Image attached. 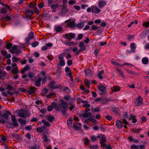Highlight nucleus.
I'll use <instances>...</instances> for the list:
<instances>
[{
	"mask_svg": "<svg viewBox=\"0 0 149 149\" xmlns=\"http://www.w3.org/2000/svg\"><path fill=\"white\" fill-rule=\"evenodd\" d=\"M54 108L56 111H60L62 115L65 117H66L68 114L67 113L68 110V105L67 102L63 99L60 100L58 105L55 102H53L51 105L49 106L47 108V110L50 111L53 110Z\"/></svg>",
	"mask_w": 149,
	"mask_h": 149,
	"instance_id": "f257e3e1",
	"label": "nucleus"
},
{
	"mask_svg": "<svg viewBox=\"0 0 149 149\" xmlns=\"http://www.w3.org/2000/svg\"><path fill=\"white\" fill-rule=\"evenodd\" d=\"M37 88L35 86L30 87L27 90V92L28 94H34L37 91Z\"/></svg>",
	"mask_w": 149,
	"mask_h": 149,
	"instance_id": "f03ea898",
	"label": "nucleus"
},
{
	"mask_svg": "<svg viewBox=\"0 0 149 149\" xmlns=\"http://www.w3.org/2000/svg\"><path fill=\"white\" fill-rule=\"evenodd\" d=\"M50 88L52 89H56L60 87V85H56V82L54 80L52 81L50 83Z\"/></svg>",
	"mask_w": 149,
	"mask_h": 149,
	"instance_id": "7ed1b4c3",
	"label": "nucleus"
},
{
	"mask_svg": "<svg viewBox=\"0 0 149 149\" xmlns=\"http://www.w3.org/2000/svg\"><path fill=\"white\" fill-rule=\"evenodd\" d=\"M98 89L102 93H105L106 91V87L102 84L98 86L97 87Z\"/></svg>",
	"mask_w": 149,
	"mask_h": 149,
	"instance_id": "20e7f679",
	"label": "nucleus"
},
{
	"mask_svg": "<svg viewBox=\"0 0 149 149\" xmlns=\"http://www.w3.org/2000/svg\"><path fill=\"white\" fill-rule=\"evenodd\" d=\"M25 14L27 18H30L34 14V12L32 10H27L25 12Z\"/></svg>",
	"mask_w": 149,
	"mask_h": 149,
	"instance_id": "39448f33",
	"label": "nucleus"
},
{
	"mask_svg": "<svg viewBox=\"0 0 149 149\" xmlns=\"http://www.w3.org/2000/svg\"><path fill=\"white\" fill-rule=\"evenodd\" d=\"M73 127L76 130H79L81 127V123H75L73 124Z\"/></svg>",
	"mask_w": 149,
	"mask_h": 149,
	"instance_id": "423d86ee",
	"label": "nucleus"
},
{
	"mask_svg": "<svg viewBox=\"0 0 149 149\" xmlns=\"http://www.w3.org/2000/svg\"><path fill=\"white\" fill-rule=\"evenodd\" d=\"M98 6L100 8H102L104 7L107 4V2L105 1L99 0L98 3Z\"/></svg>",
	"mask_w": 149,
	"mask_h": 149,
	"instance_id": "0eeeda50",
	"label": "nucleus"
},
{
	"mask_svg": "<svg viewBox=\"0 0 149 149\" xmlns=\"http://www.w3.org/2000/svg\"><path fill=\"white\" fill-rule=\"evenodd\" d=\"M92 13L98 14L100 12L101 10L96 6H92Z\"/></svg>",
	"mask_w": 149,
	"mask_h": 149,
	"instance_id": "6e6552de",
	"label": "nucleus"
},
{
	"mask_svg": "<svg viewBox=\"0 0 149 149\" xmlns=\"http://www.w3.org/2000/svg\"><path fill=\"white\" fill-rule=\"evenodd\" d=\"M11 120L13 122V124L15 127H17L18 126V124L17 122L16 118L14 115L11 116Z\"/></svg>",
	"mask_w": 149,
	"mask_h": 149,
	"instance_id": "1a4fd4ad",
	"label": "nucleus"
},
{
	"mask_svg": "<svg viewBox=\"0 0 149 149\" xmlns=\"http://www.w3.org/2000/svg\"><path fill=\"white\" fill-rule=\"evenodd\" d=\"M11 114V113L10 111H6L5 113L1 116L8 120L9 116Z\"/></svg>",
	"mask_w": 149,
	"mask_h": 149,
	"instance_id": "9d476101",
	"label": "nucleus"
},
{
	"mask_svg": "<svg viewBox=\"0 0 149 149\" xmlns=\"http://www.w3.org/2000/svg\"><path fill=\"white\" fill-rule=\"evenodd\" d=\"M49 134L48 133H43L42 139L43 141L45 142H47L49 140Z\"/></svg>",
	"mask_w": 149,
	"mask_h": 149,
	"instance_id": "9b49d317",
	"label": "nucleus"
},
{
	"mask_svg": "<svg viewBox=\"0 0 149 149\" xmlns=\"http://www.w3.org/2000/svg\"><path fill=\"white\" fill-rule=\"evenodd\" d=\"M63 43L66 45L68 46H71L73 45H76L77 43L75 42H70L68 41H65Z\"/></svg>",
	"mask_w": 149,
	"mask_h": 149,
	"instance_id": "f8f14e48",
	"label": "nucleus"
},
{
	"mask_svg": "<svg viewBox=\"0 0 149 149\" xmlns=\"http://www.w3.org/2000/svg\"><path fill=\"white\" fill-rule=\"evenodd\" d=\"M116 125L118 129H121L123 127L121 121L117 120L116 121Z\"/></svg>",
	"mask_w": 149,
	"mask_h": 149,
	"instance_id": "ddd939ff",
	"label": "nucleus"
},
{
	"mask_svg": "<svg viewBox=\"0 0 149 149\" xmlns=\"http://www.w3.org/2000/svg\"><path fill=\"white\" fill-rule=\"evenodd\" d=\"M137 103H136V106H140L142 103V98L140 96H139L136 99Z\"/></svg>",
	"mask_w": 149,
	"mask_h": 149,
	"instance_id": "4468645a",
	"label": "nucleus"
},
{
	"mask_svg": "<svg viewBox=\"0 0 149 149\" xmlns=\"http://www.w3.org/2000/svg\"><path fill=\"white\" fill-rule=\"evenodd\" d=\"M30 67L28 65H26L22 69L21 72L22 74H23L26 71L30 69Z\"/></svg>",
	"mask_w": 149,
	"mask_h": 149,
	"instance_id": "2eb2a0df",
	"label": "nucleus"
},
{
	"mask_svg": "<svg viewBox=\"0 0 149 149\" xmlns=\"http://www.w3.org/2000/svg\"><path fill=\"white\" fill-rule=\"evenodd\" d=\"M130 119L132 120V122L133 123H135L137 122V120L136 118V116L134 115L131 114L130 116Z\"/></svg>",
	"mask_w": 149,
	"mask_h": 149,
	"instance_id": "dca6fc26",
	"label": "nucleus"
},
{
	"mask_svg": "<svg viewBox=\"0 0 149 149\" xmlns=\"http://www.w3.org/2000/svg\"><path fill=\"white\" fill-rule=\"evenodd\" d=\"M11 72L14 75L18 73L19 71L18 70V67H15L13 68L11 70Z\"/></svg>",
	"mask_w": 149,
	"mask_h": 149,
	"instance_id": "f3484780",
	"label": "nucleus"
},
{
	"mask_svg": "<svg viewBox=\"0 0 149 149\" xmlns=\"http://www.w3.org/2000/svg\"><path fill=\"white\" fill-rule=\"evenodd\" d=\"M47 120L50 122H52L55 119L54 117L51 115L47 116Z\"/></svg>",
	"mask_w": 149,
	"mask_h": 149,
	"instance_id": "a211bd4d",
	"label": "nucleus"
},
{
	"mask_svg": "<svg viewBox=\"0 0 149 149\" xmlns=\"http://www.w3.org/2000/svg\"><path fill=\"white\" fill-rule=\"evenodd\" d=\"M18 116L19 117L26 118V117L27 115L25 114L24 111H20L18 113Z\"/></svg>",
	"mask_w": 149,
	"mask_h": 149,
	"instance_id": "6ab92c4d",
	"label": "nucleus"
},
{
	"mask_svg": "<svg viewBox=\"0 0 149 149\" xmlns=\"http://www.w3.org/2000/svg\"><path fill=\"white\" fill-rule=\"evenodd\" d=\"M7 75V73L4 71L0 70V79L5 77Z\"/></svg>",
	"mask_w": 149,
	"mask_h": 149,
	"instance_id": "aec40b11",
	"label": "nucleus"
},
{
	"mask_svg": "<svg viewBox=\"0 0 149 149\" xmlns=\"http://www.w3.org/2000/svg\"><path fill=\"white\" fill-rule=\"evenodd\" d=\"M112 91L114 93L119 91L120 90V87L117 86H114L111 88Z\"/></svg>",
	"mask_w": 149,
	"mask_h": 149,
	"instance_id": "412c9836",
	"label": "nucleus"
},
{
	"mask_svg": "<svg viewBox=\"0 0 149 149\" xmlns=\"http://www.w3.org/2000/svg\"><path fill=\"white\" fill-rule=\"evenodd\" d=\"M100 136H101V141H100V143H105L107 142V140L106 139L105 136L104 134H100Z\"/></svg>",
	"mask_w": 149,
	"mask_h": 149,
	"instance_id": "4be33fe9",
	"label": "nucleus"
},
{
	"mask_svg": "<svg viewBox=\"0 0 149 149\" xmlns=\"http://www.w3.org/2000/svg\"><path fill=\"white\" fill-rule=\"evenodd\" d=\"M42 79L40 78H39L37 80L35 81V85L37 87H39L40 86V83Z\"/></svg>",
	"mask_w": 149,
	"mask_h": 149,
	"instance_id": "5701e85b",
	"label": "nucleus"
},
{
	"mask_svg": "<svg viewBox=\"0 0 149 149\" xmlns=\"http://www.w3.org/2000/svg\"><path fill=\"white\" fill-rule=\"evenodd\" d=\"M67 26L69 27L72 28H74L75 26V22L73 21L71 22L67 25Z\"/></svg>",
	"mask_w": 149,
	"mask_h": 149,
	"instance_id": "b1692460",
	"label": "nucleus"
},
{
	"mask_svg": "<svg viewBox=\"0 0 149 149\" xmlns=\"http://www.w3.org/2000/svg\"><path fill=\"white\" fill-rule=\"evenodd\" d=\"M48 90L46 88H44L41 91V95L43 96H45L46 94L48 92Z\"/></svg>",
	"mask_w": 149,
	"mask_h": 149,
	"instance_id": "393cba45",
	"label": "nucleus"
},
{
	"mask_svg": "<svg viewBox=\"0 0 149 149\" xmlns=\"http://www.w3.org/2000/svg\"><path fill=\"white\" fill-rule=\"evenodd\" d=\"M46 127L44 126H42L37 128L36 130L38 132H42L43 130L45 129Z\"/></svg>",
	"mask_w": 149,
	"mask_h": 149,
	"instance_id": "a878e982",
	"label": "nucleus"
},
{
	"mask_svg": "<svg viewBox=\"0 0 149 149\" xmlns=\"http://www.w3.org/2000/svg\"><path fill=\"white\" fill-rule=\"evenodd\" d=\"M65 53L63 52L58 55V59L60 61L63 60V56H65Z\"/></svg>",
	"mask_w": 149,
	"mask_h": 149,
	"instance_id": "bb28decb",
	"label": "nucleus"
},
{
	"mask_svg": "<svg viewBox=\"0 0 149 149\" xmlns=\"http://www.w3.org/2000/svg\"><path fill=\"white\" fill-rule=\"evenodd\" d=\"M100 138V136L98 135L97 136H92L90 138L93 141H96L97 139H99Z\"/></svg>",
	"mask_w": 149,
	"mask_h": 149,
	"instance_id": "cd10ccee",
	"label": "nucleus"
},
{
	"mask_svg": "<svg viewBox=\"0 0 149 149\" xmlns=\"http://www.w3.org/2000/svg\"><path fill=\"white\" fill-rule=\"evenodd\" d=\"M142 61L144 64H147L148 63V59L147 57H144L142 59Z\"/></svg>",
	"mask_w": 149,
	"mask_h": 149,
	"instance_id": "c85d7f7f",
	"label": "nucleus"
},
{
	"mask_svg": "<svg viewBox=\"0 0 149 149\" xmlns=\"http://www.w3.org/2000/svg\"><path fill=\"white\" fill-rule=\"evenodd\" d=\"M85 73L86 76H92V73L90 69L88 68L85 71Z\"/></svg>",
	"mask_w": 149,
	"mask_h": 149,
	"instance_id": "c756f323",
	"label": "nucleus"
},
{
	"mask_svg": "<svg viewBox=\"0 0 149 149\" xmlns=\"http://www.w3.org/2000/svg\"><path fill=\"white\" fill-rule=\"evenodd\" d=\"M18 122L22 125H25L26 124V120H23L21 118H19L18 119Z\"/></svg>",
	"mask_w": 149,
	"mask_h": 149,
	"instance_id": "7c9ffc66",
	"label": "nucleus"
},
{
	"mask_svg": "<svg viewBox=\"0 0 149 149\" xmlns=\"http://www.w3.org/2000/svg\"><path fill=\"white\" fill-rule=\"evenodd\" d=\"M112 111L115 114H118L119 111V108L118 107H113L111 108Z\"/></svg>",
	"mask_w": 149,
	"mask_h": 149,
	"instance_id": "2f4dec72",
	"label": "nucleus"
},
{
	"mask_svg": "<svg viewBox=\"0 0 149 149\" xmlns=\"http://www.w3.org/2000/svg\"><path fill=\"white\" fill-rule=\"evenodd\" d=\"M104 71L102 70L98 73L97 76L99 79H103V77L102 76V74L104 73Z\"/></svg>",
	"mask_w": 149,
	"mask_h": 149,
	"instance_id": "473e14b6",
	"label": "nucleus"
},
{
	"mask_svg": "<svg viewBox=\"0 0 149 149\" xmlns=\"http://www.w3.org/2000/svg\"><path fill=\"white\" fill-rule=\"evenodd\" d=\"M72 118H70L69 120H67V124L68 127L69 128L71 127L72 126Z\"/></svg>",
	"mask_w": 149,
	"mask_h": 149,
	"instance_id": "72a5a7b5",
	"label": "nucleus"
},
{
	"mask_svg": "<svg viewBox=\"0 0 149 149\" xmlns=\"http://www.w3.org/2000/svg\"><path fill=\"white\" fill-rule=\"evenodd\" d=\"M40 146L36 144H35L33 146H32L30 148V149H40Z\"/></svg>",
	"mask_w": 149,
	"mask_h": 149,
	"instance_id": "f704fd0d",
	"label": "nucleus"
},
{
	"mask_svg": "<svg viewBox=\"0 0 149 149\" xmlns=\"http://www.w3.org/2000/svg\"><path fill=\"white\" fill-rule=\"evenodd\" d=\"M92 114L90 112H85L84 113V118L89 117L92 118L93 117L92 116Z\"/></svg>",
	"mask_w": 149,
	"mask_h": 149,
	"instance_id": "c9c22d12",
	"label": "nucleus"
},
{
	"mask_svg": "<svg viewBox=\"0 0 149 149\" xmlns=\"http://www.w3.org/2000/svg\"><path fill=\"white\" fill-rule=\"evenodd\" d=\"M119 73L120 75L123 78H125V76L124 74V73L122 72V71L119 69H117L116 70Z\"/></svg>",
	"mask_w": 149,
	"mask_h": 149,
	"instance_id": "e433bc0d",
	"label": "nucleus"
},
{
	"mask_svg": "<svg viewBox=\"0 0 149 149\" xmlns=\"http://www.w3.org/2000/svg\"><path fill=\"white\" fill-rule=\"evenodd\" d=\"M63 37L66 39H68L69 41H71V39L70 37V34L68 33H66L64 35Z\"/></svg>",
	"mask_w": 149,
	"mask_h": 149,
	"instance_id": "4c0bfd02",
	"label": "nucleus"
},
{
	"mask_svg": "<svg viewBox=\"0 0 149 149\" xmlns=\"http://www.w3.org/2000/svg\"><path fill=\"white\" fill-rule=\"evenodd\" d=\"M91 83L88 81V79H84V84L85 85L87 86L88 88H89Z\"/></svg>",
	"mask_w": 149,
	"mask_h": 149,
	"instance_id": "58836bf2",
	"label": "nucleus"
},
{
	"mask_svg": "<svg viewBox=\"0 0 149 149\" xmlns=\"http://www.w3.org/2000/svg\"><path fill=\"white\" fill-rule=\"evenodd\" d=\"M42 122L43 123L44 125L47 127H49L50 125L49 123L47 121L44 119H43L42 120Z\"/></svg>",
	"mask_w": 149,
	"mask_h": 149,
	"instance_id": "ea45409f",
	"label": "nucleus"
},
{
	"mask_svg": "<svg viewBox=\"0 0 149 149\" xmlns=\"http://www.w3.org/2000/svg\"><path fill=\"white\" fill-rule=\"evenodd\" d=\"M7 120L6 119L4 118L1 116L0 117V123H4L6 122Z\"/></svg>",
	"mask_w": 149,
	"mask_h": 149,
	"instance_id": "a19ab883",
	"label": "nucleus"
},
{
	"mask_svg": "<svg viewBox=\"0 0 149 149\" xmlns=\"http://www.w3.org/2000/svg\"><path fill=\"white\" fill-rule=\"evenodd\" d=\"M62 30V28L60 26L56 27L55 30L57 32H59L61 31Z\"/></svg>",
	"mask_w": 149,
	"mask_h": 149,
	"instance_id": "79ce46f5",
	"label": "nucleus"
},
{
	"mask_svg": "<svg viewBox=\"0 0 149 149\" xmlns=\"http://www.w3.org/2000/svg\"><path fill=\"white\" fill-rule=\"evenodd\" d=\"M34 76V73L32 72H30L28 74V77L29 78H32Z\"/></svg>",
	"mask_w": 149,
	"mask_h": 149,
	"instance_id": "37998d69",
	"label": "nucleus"
},
{
	"mask_svg": "<svg viewBox=\"0 0 149 149\" xmlns=\"http://www.w3.org/2000/svg\"><path fill=\"white\" fill-rule=\"evenodd\" d=\"M130 47L132 50H135L136 48L135 44L134 43H131L130 45Z\"/></svg>",
	"mask_w": 149,
	"mask_h": 149,
	"instance_id": "c03bdc74",
	"label": "nucleus"
},
{
	"mask_svg": "<svg viewBox=\"0 0 149 149\" xmlns=\"http://www.w3.org/2000/svg\"><path fill=\"white\" fill-rule=\"evenodd\" d=\"M13 44L12 43H7L5 47L6 49H9L12 47Z\"/></svg>",
	"mask_w": 149,
	"mask_h": 149,
	"instance_id": "a18cd8bd",
	"label": "nucleus"
},
{
	"mask_svg": "<svg viewBox=\"0 0 149 149\" xmlns=\"http://www.w3.org/2000/svg\"><path fill=\"white\" fill-rule=\"evenodd\" d=\"M142 25L143 26H144L146 28H147L149 27V22H147L143 23Z\"/></svg>",
	"mask_w": 149,
	"mask_h": 149,
	"instance_id": "49530a36",
	"label": "nucleus"
},
{
	"mask_svg": "<svg viewBox=\"0 0 149 149\" xmlns=\"http://www.w3.org/2000/svg\"><path fill=\"white\" fill-rule=\"evenodd\" d=\"M33 37H34L33 33L32 32H30L29 34L28 38H29L30 39H32L33 38Z\"/></svg>",
	"mask_w": 149,
	"mask_h": 149,
	"instance_id": "de8ad7c7",
	"label": "nucleus"
},
{
	"mask_svg": "<svg viewBox=\"0 0 149 149\" xmlns=\"http://www.w3.org/2000/svg\"><path fill=\"white\" fill-rule=\"evenodd\" d=\"M123 118V119H126L128 118V116L127 113L125 112L123 113V114L122 115Z\"/></svg>",
	"mask_w": 149,
	"mask_h": 149,
	"instance_id": "09e8293b",
	"label": "nucleus"
},
{
	"mask_svg": "<svg viewBox=\"0 0 149 149\" xmlns=\"http://www.w3.org/2000/svg\"><path fill=\"white\" fill-rule=\"evenodd\" d=\"M121 120L122 124L123 123L125 125H127L128 124V122L126 120V119H121Z\"/></svg>",
	"mask_w": 149,
	"mask_h": 149,
	"instance_id": "8fccbe9b",
	"label": "nucleus"
},
{
	"mask_svg": "<svg viewBox=\"0 0 149 149\" xmlns=\"http://www.w3.org/2000/svg\"><path fill=\"white\" fill-rule=\"evenodd\" d=\"M83 37V35L82 34H79L77 38H76L75 40L77 41L79 40H81Z\"/></svg>",
	"mask_w": 149,
	"mask_h": 149,
	"instance_id": "3c124183",
	"label": "nucleus"
},
{
	"mask_svg": "<svg viewBox=\"0 0 149 149\" xmlns=\"http://www.w3.org/2000/svg\"><path fill=\"white\" fill-rule=\"evenodd\" d=\"M55 95V93L53 92H51L49 94L47 95L46 96V97L48 98H50L51 97Z\"/></svg>",
	"mask_w": 149,
	"mask_h": 149,
	"instance_id": "603ef678",
	"label": "nucleus"
},
{
	"mask_svg": "<svg viewBox=\"0 0 149 149\" xmlns=\"http://www.w3.org/2000/svg\"><path fill=\"white\" fill-rule=\"evenodd\" d=\"M1 12L2 14H5L7 13L6 8H2L1 9Z\"/></svg>",
	"mask_w": 149,
	"mask_h": 149,
	"instance_id": "864d4df0",
	"label": "nucleus"
},
{
	"mask_svg": "<svg viewBox=\"0 0 149 149\" xmlns=\"http://www.w3.org/2000/svg\"><path fill=\"white\" fill-rule=\"evenodd\" d=\"M107 42L106 41L102 42H100V45H98L99 47L100 46H103L104 45L107 44Z\"/></svg>",
	"mask_w": 149,
	"mask_h": 149,
	"instance_id": "5fc2aeb1",
	"label": "nucleus"
},
{
	"mask_svg": "<svg viewBox=\"0 0 149 149\" xmlns=\"http://www.w3.org/2000/svg\"><path fill=\"white\" fill-rule=\"evenodd\" d=\"M11 135L12 137H14L15 139H17L19 138V136L17 134H14L12 133L11 134Z\"/></svg>",
	"mask_w": 149,
	"mask_h": 149,
	"instance_id": "6e6d98bb",
	"label": "nucleus"
},
{
	"mask_svg": "<svg viewBox=\"0 0 149 149\" xmlns=\"http://www.w3.org/2000/svg\"><path fill=\"white\" fill-rule=\"evenodd\" d=\"M92 30L93 31H96L99 28H100L98 26H96L95 25H93L91 26Z\"/></svg>",
	"mask_w": 149,
	"mask_h": 149,
	"instance_id": "4d7b16f0",
	"label": "nucleus"
},
{
	"mask_svg": "<svg viewBox=\"0 0 149 149\" xmlns=\"http://www.w3.org/2000/svg\"><path fill=\"white\" fill-rule=\"evenodd\" d=\"M39 43L38 42H35L32 44V46L33 47H35L39 45Z\"/></svg>",
	"mask_w": 149,
	"mask_h": 149,
	"instance_id": "13d9d810",
	"label": "nucleus"
},
{
	"mask_svg": "<svg viewBox=\"0 0 149 149\" xmlns=\"http://www.w3.org/2000/svg\"><path fill=\"white\" fill-rule=\"evenodd\" d=\"M7 138L4 136L2 135L1 137L0 140L3 141H7Z\"/></svg>",
	"mask_w": 149,
	"mask_h": 149,
	"instance_id": "bf43d9fd",
	"label": "nucleus"
},
{
	"mask_svg": "<svg viewBox=\"0 0 149 149\" xmlns=\"http://www.w3.org/2000/svg\"><path fill=\"white\" fill-rule=\"evenodd\" d=\"M12 58L13 59V62H17L18 61L20 60L19 58H18L15 56L13 57H12Z\"/></svg>",
	"mask_w": 149,
	"mask_h": 149,
	"instance_id": "052dcab7",
	"label": "nucleus"
},
{
	"mask_svg": "<svg viewBox=\"0 0 149 149\" xmlns=\"http://www.w3.org/2000/svg\"><path fill=\"white\" fill-rule=\"evenodd\" d=\"M126 71L127 73L130 74H136L135 72H134L132 70H127Z\"/></svg>",
	"mask_w": 149,
	"mask_h": 149,
	"instance_id": "680f3d73",
	"label": "nucleus"
},
{
	"mask_svg": "<svg viewBox=\"0 0 149 149\" xmlns=\"http://www.w3.org/2000/svg\"><path fill=\"white\" fill-rule=\"evenodd\" d=\"M105 118L108 120L111 121L112 118V116L111 115H107L105 116Z\"/></svg>",
	"mask_w": 149,
	"mask_h": 149,
	"instance_id": "e2e57ef3",
	"label": "nucleus"
},
{
	"mask_svg": "<svg viewBox=\"0 0 149 149\" xmlns=\"http://www.w3.org/2000/svg\"><path fill=\"white\" fill-rule=\"evenodd\" d=\"M97 147L98 146L97 145L95 146L90 145L89 146L90 149H97Z\"/></svg>",
	"mask_w": 149,
	"mask_h": 149,
	"instance_id": "0e129e2a",
	"label": "nucleus"
},
{
	"mask_svg": "<svg viewBox=\"0 0 149 149\" xmlns=\"http://www.w3.org/2000/svg\"><path fill=\"white\" fill-rule=\"evenodd\" d=\"M88 102L87 101H84V107H90V105L88 104Z\"/></svg>",
	"mask_w": 149,
	"mask_h": 149,
	"instance_id": "69168bd1",
	"label": "nucleus"
},
{
	"mask_svg": "<svg viewBox=\"0 0 149 149\" xmlns=\"http://www.w3.org/2000/svg\"><path fill=\"white\" fill-rule=\"evenodd\" d=\"M91 110L95 112H98L100 111V108L99 107H97L95 108L94 109H92Z\"/></svg>",
	"mask_w": 149,
	"mask_h": 149,
	"instance_id": "338daca9",
	"label": "nucleus"
},
{
	"mask_svg": "<svg viewBox=\"0 0 149 149\" xmlns=\"http://www.w3.org/2000/svg\"><path fill=\"white\" fill-rule=\"evenodd\" d=\"M59 65L61 66H63L65 65V62L64 60L59 61Z\"/></svg>",
	"mask_w": 149,
	"mask_h": 149,
	"instance_id": "774afa93",
	"label": "nucleus"
}]
</instances>
